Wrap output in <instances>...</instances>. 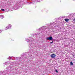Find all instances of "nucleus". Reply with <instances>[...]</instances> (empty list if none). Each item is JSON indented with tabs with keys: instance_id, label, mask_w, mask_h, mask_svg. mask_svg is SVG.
Here are the masks:
<instances>
[{
	"instance_id": "1",
	"label": "nucleus",
	"mask_w": 75,
	"mask_h": 75,
	"mask_svg": "<svg viewBox=\"0 0 75 75\" xmlns=\"http://www.w3.org/2000/svg\"><path fill=\"white\" fill-rule=\"evenodd\" d=\"M52 36H50V37H48L46 38V40H50V41L52 40Z\"/></svg>"
},
{
	"instance_id": "2",
	"label": "nucleus",
	"mask_w": 75,
	"mask_h": 75,
	"mask_svg": "<svg viewBox=\"0 0 75 75\" xmlns=\"http://www.w3.org/2000/svg\"><path fill=\"white\" fill-rule=\"evenodd\" d=\"M31 41H30L29 42V44H32V43H33V42H34V39H31Z\"/></svg>"
},
{
	"instance_id": "3",
	"label": "nucleus",
	"mask_w": 75,
	"mask_h": 75,
	"mask_svg": "<svg viewBox=\"0 0 75 75\" xmlns=\"http://www.w3.org/2000/svg\"><path fill=\"white\" fill-rule=\"evenodd\" d=\"M55 56H56L54 54H52L51 55V57L52 58H55Z\"/></svg>"
},
{
	"instance_id": "4",
	"label": "nucleus",
	"mask_w": 75,
	"mask_h": 75,
	"mask_svg": "<svg viewBox=\"0 0 75 75\" xmlns=\"http://www.w3.org/2000/svg\"><path fill=\"white\" fill-rule=\"evenodd\" d=\"M64 20H65L66 22H68L69 21V19H65Z\"/></svg>"
},
{
	"instance_id": "5",
	"label": "nucleus",
	"mask_w": 75,
	"mask_h": 75,
	"mask_svg": "<svg viewBox=\"0 0 75 75\" xmlns=\"http://www.w3.org/2000/svg\"><path fill=\"white\" fill-rule=\"evenodd\" d=\"M30 39H27L26 41H27V42H29V41H30Z\"/></svg>"
},
{
	"instance_id": "6",
	"label": "nucleus",
	"mask_w": 75,
	"mask_h": 75,
	"mask_svg": "<svg viewBox=\"0 0 75 75\" xmlns=\"http://www.w3.org/2000/svg\"><path fill=\"white\" fill-rule=\"evenodd\" d=\"M70 65H73V63H72V62H70Z\"/></svg>"
},
{
	"instance_id": "7",
	"label": "nucleus",
	"mask_w": 75,
	"mask_h": 75,
	"mask_svg": "<svg viewBox=\"0 0 75 75\" xmlns=\"http://www.w3.org/2000/svg\"><path fill=\"white\" fill-rule=\"evenodd\" d=\"M55 72H56L57 73H58V70H57V69H55Z\"/></svg>"
},
{
	"instance_id": "8",
	"label": "nucleus",
	"mask_w": 75,
	"mask_h": 75,
	"mask_svg": "<svg viewBox=\"0 0 75 75\" xmlns=\"http://www.w3.org/2000/svg\"><path fill=\"white\" fill-rule=\"evenodd\" d=\"M9 58L10 59H12V57H9L7 59H9Z\"/></svg>"
},
{
	"instance_id": "9",
	"label": "nucleus",
	"mask_w": 75,
	"mask_h": 75,
	"mask_svg": "<svg viewBox=\"0 0 75 75\" xmlns=\"http://www.w3.org/2000/svg\"><path fill=\"white\" fill-rule=\"evenodd\" d=\"M44 27V26H43V27H41V28H39V30H41V29L42 28V27Z\"/></svg>"
},
{
	"instance_id": "10",
	"label": "nucleus",
	"mask_w": 75,
	"mask_h": 75,
	"mask_svg": "<svg viewBox=\"0 0 75 75\" xmlns=\"http://www.w3.org/2000/svg\"><path fill=\"white\" fill-rule=\"evenodd\" d=\"M53 42H54V40H53L52 42H50V44H52L53 43Z\"/></svg>"
},
{
	"instance_id": "11",
	"label": "nucleus",
	"mask_w": 75,
	"mask_h": 75,
	"mask_svg": "<svg viewBox=\"0 0 75 75\" xmlns=\"http://www.w3.org/2000/svg\"><path fill=\"white\" fill-rule=\"evenodd\" d=\"M73 21H74V22H75V18L73 19Z\"/></svg>"
},
{
	"instance_id": "12",
	"label": "nucleus",
	"mask_w": 75,
	"mask_h": 75,
	"mask_svg": "<svg viewBox=\"0 0 75 75\" xmlns=\"http://www.w3.org/2000/svg\"><path fill=\"white\" fill-rule=\"evenodd\" d=\"M1 10L2 11H4L5 10L4 9H1Z\"/></svg>"
},
{
	"instance_id": "13",
	"label": "nucleus",
	"mask_w": 75,
	"mask_h": 75,
	"mask_svg": "<svg viewBox=\"0 0 75 75\" xmlns=\"http://www.w3.org/2000/svg\"><path fill=\"white\" fill-rule=\"evenodd\" d=\"M72 56L74 57V58H75V55L74 54H72Z\"/></svg>"
},
{
	"instance_id": "14",
	"label": "nucleus",
	"mask_w": 75,
	"mask_h": 75,
	"mask_svg": "<svg viewBox=\"0 0 75 75\" xmlns=\"http://www.w3.org/2000/svg\"><path fill=\"white\" fill-rule=\"evenodd\" d=\"M9 27H10V26H8V27H6L7 29H8L9 28Z\"/></svg>"
},
{
	"instance_id": "15",
	"label": "nucleus",
	"mask_w": 75,
	"mask_h": 75,
	"mask_svg": "<svg viewBox=\"0 0 75 75\" xmlns=\"http://www.w3.org/2000/svg\"><path fill=\"white\" fill-rule=\"evenodd\" d=\"M0 75H2V73L1 72L0 73Z\"/></svg>"
},
{
	"instance_id": "16",
	"label": "nucleus",
	"mask_w": 75,
	"mask_h": 75,
	"mask_svg": "<svg viewBox=\"0 0 75 75\" xmlns=\"http://www.w3.org/2000/svg\"><path fill=\"white\" fill-rule=\"evenodd\" d=\"M2 16V17H3V15H2V16Z\"/></svg>"
},
{
	"instance_id": "17",
	"label": "nucleus",
	"mask_w": 75,
	"mask_h": 75,
	"mask_svg": "<svg viewBox=\"0 0 75 75\" xmlns=\"http://www.w3.org/2000/svg\"><path fill=\"white\" fill-rule=\"evenodd\" d=\"M32 35H34V34H32Z\"/></svg>"
},
{
	"instance_id": "18",
	"label": "nucleus",
	"mask_w": 75,
	"mask_h": 75,
	"mask_svg": "<svg viewBox=\"0 0 75 75\" xmlns=\"http://www.w3.org/2000/svg\"><path fill=\"white\" fill-rule=\"evenodd\" d=\"M31 45H30V46H31Z\"/></svg>"
}]
</instances>
